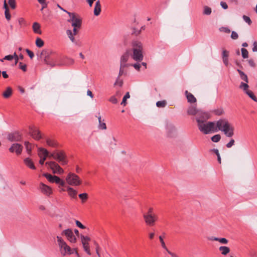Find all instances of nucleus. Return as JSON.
I'll use <instances>...</instances> for the list:
<instances>
[{
  "instance_id": "11",
  "label": "nucleus",
  "mask_w": 257,
  "mask_h": 257,
  "mask_svg": "<svg viewBox=\"0 0 257 257\" xmlns=\"http://www.w3.org/2000/svg\"><path fill=\"white\" fill-rule=\"evenodd\" d=\"M29 134L35 140L38 141L41 139L43 137L41 132L35 126H29Z\"/></svg>"
},
{
  "instance_id": "49",
  "label": "nucleus",
  "mask_w": 257,
  "mask_h": 257,
  "mask_svg": "<svg viewBox=\"0 0 257 257\" xmlns=\"http://www.w3.org/2000/svg\"><path fill=\"white\" fill-rule=\"evenodd\" d=\"M83 248H84V250L85 251V252L88 254L90 255L91 254V252H90V249H89V244H85L83 243Z\"/></svg>"
},
{
  "instance_id": "3",
  "label": "nucleus",
  "mask_w": 257,
  "mask_h": 257,
  "mask_svg": "<svg viewBox=\"0 0 257 257\" xmlns=\"http://www.w3.org/2000/svg\"><path fill=\"white\" fill-rule=\"evenodd\" d=\"M216 121H198L197 125L199 130L203 133L207 135L211 133L217 132V125H216Z\"/></svg>"
},
{
  "instance_id": "23",
  "label": "nucleus",
  "mask_w": 257,
  "mask_h": 257,
  "mask_svg": "<svg viewBox=\"0 0 257 257\" xmlns=\"http://www.w3.org/2000/svg\"><path fill=\"white\" fill-rule=\"evenodd\" d=\"M208 239L210 240L218 241L220 243L224 244H226L228 242V240L227 239H226L225 238H218V237L212 236V237H209L208 238Z\"/></svg>"
},
{
  "instance_id": "7",
  "label": "nucleus",
  "mask_w": 257,
  "mask_h": 257,
  "mask_svg": "<svg viewBox=\"0 0 257 257\" xmlns=\"http://www.w3.org/2000/svg\"><path fill=\"white\" fill-rule=\"evenodd\" d=\"M66 180L68 184L72 186H78L81 184L78 176L71 172L66 177Z\"/></svg>"
},
{
  "instance_id": "48",
  "label": "nucleus",
  "mask_w": 257,
  "mask_h": 257,
  "mask_svg": "<svg viewBox=\"0 0 257 257\" xmlns=\"http://www.w3.org/2000/svg\"><path fill=\"white\" fill-rule=\"evenodd\" d=\"M79 197L82 200V202H84L88 198V194L86 193H81L79 195Z\"/></svg>"
},
{
  "instance_id": "52",
  "label": "nucleus",
  "mask_w": 257,
  "mask_h": 257,
  "mask_svg": "<svg viewBox=\"0 0 257 257\" xmlns=\"http://www.w3.org/2000/svg\"><path fill=\"white\" fill-rule=\"evenodd\" d=\"M9 4L12 9L16 8L15 0H9Z\"/></svg>"
},
{
  "instance_id": "14",
  "label": "nucleus",
  "mask_w": 257,
  "mask_h": 257,
  "mask_svg": "<svg viewBox=\"0 0 257 257\" xmlns=\"http://www.w3.org/2000/svg\"><path fill=\"white\" fill-rule=\"evenodd\" d=\"M23 150V146L19 143L13 144L11 147L9 149V151L11 153H15L18 156L21 154Z\"/></svg>"
},
{
  "instance_id": "31",
  "label": "nucleus",
  "mask_w": 257,
  "mask_h": 257,
  "mask_svg": "<svg viewBox=\"0 0 257 257\" xmlns=\"http://www.w3.org/2000/svg\"><path fill=\"white\" fill-rule=\"evenodd\" d=\"M67 191L70 196L75 198L76 197L77 191L70 187L67 188Z\"/></svg>"
},
{
  "instance_id": "27",
  "label": "nucleus",
  "mask_w": 257,
  "mask_h": 257,
  "mask_svg": "<svg viewBox=\"0 0 257 257\" xmlns=\"http://www.w3.org/2000/svg\"><path fill=\"white\" fill-rule=\"evenodd\" d=\"M13 90L11 87H8L6 90L3 92V96L5 98H9L12 94Z\"/></svg>"
},
{
  "instance_id": "21",
  "label": "nucleus",
  "mask_w": 257,
  "mask_h": 257,
  "mask_svg": "<svg viewBox=\"0 0 257 257\" xmlns=\"http://www.w3.org/2000/svg\"><path fill=\"white\" fill-rule=\"evenodd\" d=\"M46 143L47 146L52 148H57L58 147V144L55 140L50 138L46 139Z\"/></svg>"
},
{
  "instance_id": "20",
  "label": "nucleus",
  "mask_w": 257,
  "mask_h": 257,
  "mask_svg": "<svg viewBox=\"0 0 257 257\" xmlns=\"http://www.w3.org/2000/svg\"><path fill=\"white\" fill-rule=\"evenodd\" d=\"M185 93L188 102L195 103L196 102V98L192 93L189 92L187 90L185 91Z\"/></svg>"
},
{
  "instance_id": "29",
  "label": "nucleus",
  "mask_w": 257,
  "mask_h": 257,
  "mask_svg": "<svg viewBox=\"0 0 257 257\" xmlns=\"http://www.w3.org/2000/svg\"><path fill=\"white\" fill-rule=\"evenodd\" d=\"M219 250L222 255H225L230 252V248L225 246H221L219 247Z\"/></svg>"
},
{
  "instance_id": "6",
  "label": "nucleus",
  "mask_w": 257,
  "mask_h": 257,
  "mask_svg": "<svg viewBox=\"0 0 257 257\" xmlns=\"http://www.w3.org/2000/svg\"><path fill=\"white\" fill-rule=\"evenodd\" d=\"M48 157L53 158L62 165H66L68 163V161L66 159V156L63 151L57 152V151H55L52 153H49Z\"/></svg>"
},
{
  "instance_id": "60",
  "label": "nucleus",
  "mask_w": 257,
  "mask_h": 257,
  "mask_svg": "<svg viewBox=\"0 0 257 257\" xmlns=\"http://www.w3.org/2000/svg\"><path fill=\"white\" fill-rule=\"evenodd\" d=\"M109 101L113 104H116L118 102L117 99L114 96L110 97Z\"/></svg>"
},
{
  "instance_id": "46",
  "label": "nucleus",
  "mask_w": 257,
  "mask_h": 257,
  "mask_svg": "<svg viewBox=\"0 0 257 257\" xmlns=\"http://www.w3.org/2000/svg\"><path fill=\"white\" fill-rule=\"evenodd\" d=\"M166 102L165 100L159 101L157 102L156 105L158 107H164L166 105Z\"/></svg>"
},
{
  "instance_id": "57",
  "label": "nucleus",
  "mask_w": 257,
  "mask_h": 257,
  "mask_svg": "<svg viewBox=\"0 0 257 257\" xmlns=\"http://www.w3.org/2000/svg\"><path fill=\"white\" fill-rule=\"evenodd\" d=\"M231 38L233 40H236L238 38V35L236 32L232 31L231 34Z\"/></svg>"
},
{
  "instance_id": "58",
  "label": "nucleus",
  "mask_w": 257,
  "mask_h": 257,
  "mask_svg": "<svg viewBox=\"0 0 257 257\" xmlns=\"http://www.w3.org/2000/svg\"><path fill=\"white\" fill-rule=\"evenodd\" d=\"M43 176H44L49 182L51 180L53 176V175L49 173H44Z\"/></svg>"
},
{
  "instance_id": "63",
  "label": "nucleus",
  "mask_w": 257,
  "mask_h": 257,
  "mask_svg": "<svg viewBox=\"0 0 257 257\" xmlns=\"http://www.w3.org/2000/svg\"><path fill=\"white\" fill-rule=\"evenodd\" d=\"M228 51H227V50H224L223 51H222V58H228Z\"/></svg>"
},
{
  "instance_id": "33",
  "label": "nucleus",
  "mask_w": 257,
  "mask_h": 257,
  "mask_svg": "<svg viewBox=\"0 0 257 257\" xmlns=\"http://www.w3.org/2000/svg\"><path fill=\"white\" fill-rule=\"evenodd\" d=\"M248 83L241 82L239 85V88L242 89L244 92L247 91L248 90L249 86Z\"/></svg>"
},
{
  "instance_id": "13",
  "label": "nucleus",
  "mask_w": 257,
  "mask_h": 257,
  "mask_svg": "<svg viewBox=\"0 0 257 257\" xmlns=\"http://www.w3.org/2000/svg\"><path fill=\"white\" fill-rule=\"evenodd\" d=\"M7 139L10 142H21L22 140V135L19 132H14L9 133Z\"/></svg>"
},
{
  "instance_id": "2",
  "label": "nucleus",
  "mask_w": 257,
  "mask_h": 257,
  "mask_svg": "<svg viewBox=\"0 0 257 257\" xmlns=\"http://www.w3.org/2000/svg\"><path fill=\"white\" fill-rule=\"evenodd\" d=\"M217 130L222 132L227 138H231L234 134V127L225 118L220 119L216 121Z\"/></svg>"
},
{
  "instance_id": "54",
  "label": "nucleus",
  "mask_w": 257,
  "mask_h": 257,
  "mask_svg": "<svg viewBox=\"0 0 257 257\" xmlns=\"http://www.w3.org/2000/svg\"><path fill=\"white\" fill-rule=\"evenodd\" d=\"M131 65L133 66L134 68L138 71H139L140 70V68L141 67V64L138 62L134 64H131Z\"/></svg>"
},
{
  "instance_id": "24",
  "label": "nucleus",
  "mask_w": 257,
  "mask_h": 257,
  "mask_svg": "<svg viewBox=\"0 0 257 257\" xmlns=\"http://www.w3.org/2000/svg\"><path fill=\"white\" fill-rule=\"evenodd\" d=\"M199 111L195 106L192 105L188 108L187 113L189 115H195L197 114Z\"/></svg>"
},
{
  "instance_id": "51",
  "label": "nucleus",
  "mask_w": 257,
  "mask_h": 257,
  "mask_svg": "<svg viewBox=\"0 0 257 257\" xmlns=\"http://www.w3.org/2000/svg\"><path fill=\"white\" fill-rule=\"evenodd\" d=\"M242 18H243V20L246 23H247L248 25H250L251 24L252 22H251L250 19L248 17L243 15Z\"/></svg>"
},
{
  "instance_id": "16",
  "label": "nucleus",
  "mask_w": 257,
  "mask_h": 257,
  "mask_svg": "<svg viewBox=\"0 0 257 257\" xmlns=\"http://www.w3.org/2000/svg\"><path fill=\"white\" fill-rule=\"evenodd\" d=\"M39 189L44 195L48 196H49L52 193V188L43 183L40 184Z\"/></svg>"
},
{
  "instance_id": "8",
  "label": "nucleus",
  "mask_w": 257,
  "mask_h": 257,
  "mask_svg": "<svg viewBox=\"0 0 257 257\" xmlns=\"http://www.w3.org/2000/svg\"><path fill=\"white\" fill-rule=\"evenodd\" d=\"M67 13L70 17V19L68 20V22L71 23L72 26L73 27H78V28H80L81 26V19L77 17L74 13H71L69 12H67Z\"/></svg>"
},
{
  "instance_id": "56",
  "label": "nucleus",
  "mask_w": 257,
  "mask_h": 257,
  "mask_svg": "<svg viewBox=\"0 0 257 257\" xmlns=\"http://www.w3.org/2000/svg\"><path fill=\"white\" fill-rule=\"evenodd\" d=\"M131 65L130 64L126 63L120 61V68H124L125 69L126 67Z\"/></svg>"
},
{
  "instance_id": "44",
  "label": "nucleus",
  "mask_w": 257,
  "mask_h": 257,
  "mask_svg": "<svg viewBox=\"0 0 257 257\" xmlns=\"http://www.w3.org/2000/svg\"><path fill=\"white\" fill-rule=\"evenodd\" d=\"M124 72H126L125 69L124 68H119V71L118 74V76L117 77L116 82H115L114 84H116L118 80H119V77L122 76L123 74H124Z\"/></svg>"
},
{
  "instance_id": "61",
  "label": "nucleus",
  "mask_w": 257,
  "mask_h": 257,
  "mask_svg": "<svg viewBox=\"0 0 257 257\" xmlns=\"http://www.w3.org/2000/svg\"><path fill=\"white\" fill-rule=\"evenodd\" d=\"M26 51L31 59H32L34 57V53L29 49H26Z\"/></svg>"
},
{
  "instance_id": "35",
  "label": "nucleus",
  "mask_w": 257,
  "mask_h": 257,
  "mask_svg": "<svg viewBox=\"0 0 257 257\" xmlns=\"http://www.w3.org/2000/svg\"><path fill=\"white\" fill-rule=\"evenodd\" d=\"M81 239L82 245H83V243L85 244H88V241L90 240V237L87 236H84L83 235H81Z\"/></svg>"
},
{
  "instance_id": "12",
  "label": "nucleus",
  "mask_w": 257,
  "mask_h": 257,
  "mask_svg": "<svg viewBox=\"0 0 257 257\" xmlns=\"http://www.w3.org/2000/svg\"><path fill=\"white\" fill-rule=\"evenodd\" d=\"M210 117V115L208 112L199 110L196 115V120L198 124V121H206Z\"/></svg>"
},
{
  "instance_id": "34",
  "label": "nucleus",
  "mask_w": 257,
  "mask_h": 257,
  "mask_svg": "<svg viewBox=\"0 0 257 257\" xmlns=\"http://www.w3.org/2000/svg\"><path fill=\"white\" fill-rule=\"evenodd\" d=\"M130 58V54L128 52H126L124 53L120 58V61L123 62L127 63L128 59Z\"/></svg>"
},
{
  "instance_id": "17",
  "label": "nucleus",
  "mask_w": 257,
  "mask_h": 257,
  "mask_svg": "<svg viewBox=\"0 0 257 257\" xmlns=\"http://www.w3.org/2000/svg\"><path fill=\"white\" fill-rule=\"evenodd\" d=\"M166 131L168 137L172 138L176 135V128L174 125L171 123H168L166 125Z\"/></svg>"
},
{
  "instance_id": "28",
  "label": "nucleus",
  "mask_w": 257,
  "mask_h": 257,
  "mask_svg": "<svg viewBox=\"0 0 257 257\" xmlns=\"http://www.w3.org/2000/svg\"><path fill=\"white\" fill-rule=\"evenodd\" d=\"M237 71L239 74L240 79L245 82L248 83V79L246 74L239 69H237Z\"/></svg>"
},
{
  "instance_id": "43",
  "label": "nucleus",
  "mask_w": 257,
  "mask_h": 257,
  "mask_svg": "<svg viewBox=\"0 0 257 257\" xmlns=\"http://www.w3.org/2000/svg\"><path fill=\"white\" fill-rule=\"evenodd\" d=\"M51 16V12L49 11L43 13V18L45 21H48Z\"/></svg>"
},
{
  "instance_id": "18",
  "label": "nucleus",
  "mask_w": 257,
  "mask_h": 257,
  "mask_svg": "<svg viewBox=\"0 0 257 257\" xmlns=\"http://www.w3.org/2000/svg\"><path fill=\"white\" fill-rule=\"evenodd\" d=\"M66 34L68 36L71 41L77 46H80V43L79 40H76L74 37L72 31L70 30H67L66 31Z\"/></svg>"
},
{
  "instance_id": "5",
  "label": "nucleus",
  "mask_w": 257,
  "mask_h": 257,
  "mask_svg": "<svg viewBox=\"0 0 257 257\" xmlns=\"http://www.w3.org/2000/svg\"><path fill=\"white\" fill-rule=\"evenodd\" d=\"M57 239L61 253L63 256H65L66 254H71L74 253L73 249L67 244L61 237L57 236Z\"/></svg>"
},
{
  "instance_id": "42",
  "label": "nucleus",
  "mask_w": 257,
  "mask_h": 257,
  "mask_svg": "<svg viewBox=\"0 0 257 257\" xmlns=\"http://www.w3.org/2000/svg\"><path fill=\"white\" fill-rule=\"evenodd\" d=\"M130 97L129 92H126L125 95L123 96L122 102H121V105H126V101L127 98Z\"/></svg>"
},
{
  "instance_id": "4",
  "label": "nucleus",
  "mask_w": 257,
  "mask_h": 257,
  "mask_svg": "<svg viewBox=\"0 0 257 257\" xmlns=\"http://www.w3.org/2000/svg\"><path fill=\"white\" fill-rule=\"evenodd\" d=\"M133 53L132 58L137 62H141L143 59V44L139 40H134L132 42Z\"/></svg>"
},
{
  "instance_id": "9",
  "label": "nucleus",
  "mask_w": 257,
  "mask_h": 257,
  "mask_svg": "<svg viewBox=\"0 0 257 257\" xmlns=\"http://www.w3.org/2000/svg\"><path fill=\"white\" fill-rule=\"evenodd\" d=\"M143 218L146 224L150 226L154 225L158 219L156 214H143Z\"/></svg>"
},
{
  "instance_id": "40",
  "label": "nucleus",
  "mask_w": 257,
  "mask_h": 257,
  "mask_svg": "<svg viewBox=\"0 0 257 257\" xmlns=\"http://www.w3.org/2000/svg\"><path fill=\"white\" fill-rule=\"evenodd\" d=\"M44 44V41L41 39L38 38L36 39V45L38 47L41 48L42 46H43Z\"/></svg>"
},
{
  "instance_id": "30",
  "label": "nucleus",
  "mask_w": 257,
  "mask_h": 257,
  "mask_svg": "<svg viewBox=\"0 0 257 257\" xmlns=\"http://www.w3.org/2000/svg\"><path fill=\"white\" fill-rule=\"evenodd\" d=\"M33 30L35 33L36 34H41V31L40 30V25L39 23L37 22H35L33 24Z\"/></svg>"
},
{
  "instance_id": "62",
  "label": "nucleus",
  "mask_w": 257,
  "mask_h": 257,
  "mask_svg": "<svg viewBox=\"0 0 257 257\" xmlns=\"http://www.w3.org/2000/svg\"><path fill=\"white\" fill-rule=\"evenodd\" d=\"M76 222V225L81 228V229H85V226L84 225H83L78 220H76L75 221Z\"/></svg>"
},
{
  "instance_id": "50",
  "label": "nucleus",
  "mask_w": 257,
  "mask_h": 257,
  "mask_svg": "<svg viewBox=\"0 0 257 257\" xmlns=\"http://www.w3.org/2000/svg\"><path fill=\"white\" fill-rule=\"evenodd\" d=\"M234 143L235 141L233 139H231L230 140V141L226 145V147L227 148H230L234 145Z\"/></svg>"
},
{
  "instance_id": "38",
  "label": "nucleus",
  "mask_w": 257,
  "mask_h": 257,
  "mask_svg": "<svg viewBox=\"0 0 257 257\" xmlns=\"http://www.w3.org/2000/svg\"><path fill=\"white\" fill-rule=\"evenodd\" d=\"M245 93L253 101L257 102V98L251 91L247 90V91H246Z\"/></svg>"
},
{
  "instance_id": "47",
  "label": "nucleus",
  "mask_w": 257,
  "mask_h": 257,
  "mask_svg": "<svg viewBox=\"0 0 257 257\" xmlns=\"http://www.w3.org/2000/svg\"><path fill=\"white\" fill-rule=\"evenodd\" d=\"M159 240L160 241V242L161 243V246L164 249H165L166 251L167 250H168V249L167 248L166 244H165V243L163 240V238L162 236H159Z\"/></svg>"
},
{
  "instance_id": "55",
  "label": "nucleus",
  "mask_w": 257,
  "mask_h": 257,
  "mask_svg": "<svg viewBox=\"0 0 257 257\" xmlns=\"http://www.w3.org/2000/svg\"><path fill=\"white\" fill-rule=\"evenodd\" d=\"M5 15L6 19L8 21L11 20V15L9 12V10L5 11Z\"/></svg>"
},
{
  "instance_id": "10",
  "label": "nucleus",
  "mask_w": 257,
  "mask_h": 257,
  "mask_svg": "<svg viewBox=\"0 0 257 257\" xmlns=\"http://www.w3.org/2000/svg\"><path fill=\"white\" fill-rule=\"evenodd\" d=\"M46 165H48L50 168L53 170L54 174H62L64 171L63 169L55 162L50 161L47 162Z\"/></svg>"
},
{
  "instance_id": "36",
  "label": "nucleus",
  "mask_w": 257,
  "mask_h": 257,
  "mask_svg": "<svg viewBox=\"0 0 257 257\" xmlns=\"http://www.w3.org/2000/svg\"><path fill=\"white\" fill-rule=\"evenodd\" d=\"M212 10L208 6H204L203 7V14L204 15H210L211 14Z\"/></svg>"
},
{
  "instance_id": "15",
  "label": "nucleus",
  "mask_w": 257,
  "mask_h": 257,
  "mask_svg": "<svg viewBox=\"0 0 257 257\" xmlns=\"http://www.w3.org/2000/svg\"><path fill=\"white\" fill-rule=\"evenodd\" d=\"M62 234L65 235L67 237L68 240H69L72 243H74L76 241V237L71 229H67L64 230L62 232Z\"/></svg>"
},
{
  "instance_id": "37",
  "label": "nucleus",
  "mask_w": 257,
  "mask_h": 257,
  "mask_svg": "<svg viewBox=\"0 0 257 257\" xmlns=\"http://www.w3.org/2000/svg\"><path fill=\"white\" fill-rule=\"evenodd\" d=\"M55 179L54 180V183L57 184H59L61 186H64L65 183L64 181L61 179L59 177L56 176V177H55Z\"/></svg>"
},
{
  "instance_id": "25",
  "label": "nucleus",
  "mask_w": 257,
  "mask_h": 257,
  "mask_svg": "<svg viewBox=\"0 0 257 257\" xmlns=\"http://www.w3.org/2000/svg\"><path fill=\"white\" fill-rule=\"evenodd\" d=\"M38 155L40 158H41L42 155L43 156H48L49 152L47 150L43 148H38Z\"/></svg>"
},
{
  "instance_id": "32",
  "label": "nucleus",
  "mask_w": 257,
  "mask_h": 257,
  "mask_svg": "<svg viewBox=\"0 0 257 257\" xmlns=\"http://www.w3.org/2000/svg\"><path fill=\"white\" fill-rule=\"evenodd\" d=\"M26 150L29 154H31L32 150L33 145L28 141H25L24 143Z\"/></svg>"
},
{
  "instance_id": "53",
  "label": "nucleus",
  "mask_w": 257,
  "mask_h": 257,
  "mask_svg": "<svg viewBox=\"0 0 257 257\" xmlns=\"http://www.w3.org/2000/svg\"><path fill=\"white\" fill-rule=\"evenodd\" d=\"M19 68L24 72L27 71V65L23 64L22 62L19 63Z\"/></svg>"
},
{
  "instance_id": "39",
  "label": "nucleus",
  "mask_w": 257,
  "mask_h": 257,
  "mask_svg": "<svg viewBox=\"0 0 257 257\" xmlns=\"http://www.w3.org/2000/svg\"><path fill=\"white\" fill-rule=\"evenodd\" d=\"M241 52L242 57H243V58L245 59V58H248V52L246 49H245L244 48H241Z\"/></svg>"
},
{
  "instance_id": "22",
  "label": "nucleus",
  "mask_w": 257,
  "mask_h": 257,
  "mask_svg": "<svg viewBox=\"0 0 257 257\" xmlns=\"http://www.w3.org/2000/svg\"><path fill=\"white\" fill-rule=\"evenodd\" d=\"M101 12V4L100 1H97L95 5V7L94 9V14L95 16H98Z\"/></svg>"
},
{
  "instance_id": "19",
  "label": "nucleus",
  "mask_w": 257,
  "mask_h": 257,
  "mask_svg": "<svg viewBox=\"0 0 257 257\" xmlns=\"http://www.w3.org/2000/svg\"><path fill=\"white\" fill-rule=\"evenodd\" d=\"M24 162L25 165L32 170H36V168L34 165V162L30 158H26L24 160Z\"/></svg>"
},
{
  "instance_id": "26",
  "label": "nucleus",
  "mask_w": 257,
  "mask_h": 257,
  "mask_svg": "<svg viewBox=\"0 0 257 257\" xmlns=\"http://www.w3.org/2000/svg\"><path fill=\"white\" fill-rule=\"evenodd\" d=\"M98 119L99 124L98 125V128L99 130H106V125L104 122V120L101 119V117L100 116H98Z\"/></svg>"
},
{
  "instance_id": "1",
  "label": "nucleus",
  "mask_w": 257,
  "mask_h": 257,
  "mask_svg": "<svg viewBox=\"0 0 257 257\" xmlns=\"http://www.w3.org/2000/svg\"><path fill=\"white\" fill-rule=\"evenodd\" d=\"M37 56L39 59H43L45 63L51 67L65 64L58 55L49 49L43 50L40 54H37Z\"/></svg>"
},
{
  "instance_id": "45",
  "label": "nucleus",
  "mask_w": 257,
  "mask_h": 257,
  "mask_svg": "<svg viewBox=\"0 0 257 257\" xmlns=\"http://www.w3.org/2000/svg\"><path fill=\"white\" fill-rule=\"evenodd\" d=\"M212 112L217 115H220L223 114V110L222 108L215 109L212 110Z\"/></svg>"
},
{
  "instance_id": "64",
  "label": "nucleus",
  "mask_w": 257,
  "mask_h": 257,
  "mask_svg": "<svg viewBox=\"0 0 257 257\" xmlns=\"http://www.w3.org/2000/svg\"><path fill=\"white\" fill-rule=\"evenodd\" d=\"M253 52H257V42L254 41L253 44V48H252Z\"/></svg>"
},
{
  "instance_id": "59",
  "label": "nucleus",
  "mask_w": 257,
  "mask_h": 257,
  "mask_svg": "<svg viewBox=\"0 0 257 257\" xmlns=\"http://www.w3.org/2000/svg\"><path fill=\"white\" fill-rule=\"evenodd\" d=\"M143 214H155L154 213V209L153 207H149L148 209L147 212L144 213Z\"/></svg>"
},
{
  "instance_id": "41",
  "label": "nucleus",
  "mask_w": 257,
  "mask_h": 257,
  "mask_svg": "<svg viewBox=\"0 0 257 257\" xmlns=\"http://www.w3.org/2000/svg\"><path fill=\"white\" fill-rule=\"evenodd\" d=\"M221 139V136L220 135H215L211 137V140L212 142L215 143L218 142Z\"/></svg>"
}]
</instances>
